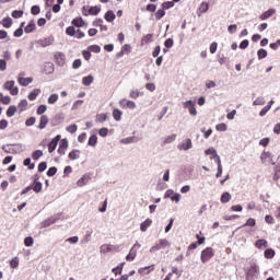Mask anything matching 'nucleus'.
<instances>
[{
	"instance_id": "obj_40",
	"label": "nucleus",
	"mask_w": 280,
	"mask_h": 280,
	"mask_svg": "<svg viewBox=\"0 0 280 280\" xmlns=\"http://www.w3.org/2000/svg\"><path fill=\"white\" fill-rule=\"evenodd\" d=\"M175 141H176V135L173 133V135L166 137L163 143H164V145H166L167 143H174Z\"/></svg>"
},
{
	"instance_id": "obj_33",
	"label": "nucleus",
	"mask_w": 280,
	"mask_h": 280,
	"mask_svg": "<svg viewBox=\"0 0 280 280\" xmlns=\"http://www.w3.org/2000/svg\"><path fill=\"white\" fill-rule=\"evenodd\" d=\"M102 9L100 7H91L89 9V15L91 16H97L98 12H101Z\"/></svg>"
},
{
	"instance_id": "obj_61",
	"label": "nucleus",
	"mask_w": 280,
	"mask_h": 280,
	"mask_svg": "<svg viewBox=\"0 0 280 280\" xmlns=\"http://www.w3.org/2000/svg\"><path fill=\"white\" fill-rule=\"evenodd\" d=\"M11 16H13V19H21V16H23V11L15 10L12 12Z\"/></svg>"
},
{
	"instance_id": "obj_53",
	"label": "nucleus",
	"mask_w": 280,
	"mask_h": 280,
	"mask_svg": "<svg viewBox=\"0 0 280 280\" xmlns=\"http://www.w3.org/2000/svg\"><path fill=\"white\" fill-rule=\"evenodd\" d=\"M67 132H70L73 135L74 132H78V125H70L67 127Z\"/></svg>"
},
{
	"instance_id": "obj_63",
	"label": "nucleus",
	"mask_w": 280,
	"mask_h": 280,
	"mask_svg": "<svg viewBox=\"0 0 280 280\" xmlns=\"http://www.w3.org/2000/svg\"><path fill=\"white\" fill-rule=\"evenodd\" d=\"M90 51H93L94 54H100L102 51V48L97 45L90 46Z\"/></svg>"
},
{
	"instance_id": "obj_49",
	"label": "nucleus",
	"mask_w": 280,
	"mask_h": 280,
	"mask_svg": "<svg viewBox=\"0 0 280 280\" xmlns=\"http://www.w3.org/2000/svg\"><path fill=\"white\" fill-rule=\"evenodd\" d=\"M58 102V94H51L48 97V104H56Z\"/></svg>"
},
{
	"instance_id": "obj_32",
	"label": "nucleus",
	"mask_w": 280,
	"mask_h": 280,
	"mask_svg": "<svg viewBox=\"0 0 280 280\" xmlns=\"http://www.w3.org/2000/svg\"><path fill=\"white\" fill-rule=\"evenodd\" d=\"M0 25H3L4 27L10 28L12 27V19L11 18H4Z\"/></svg>"
},
{
	"instance_id": "obj_1",
	"label": "nucleus",
	"mask_w": 280,
	"mask_h": 280,
	"mask_svg": "<svg viewBox=\"0 0 280 280\" xmlns=\"http://www.w3.org/2000/svg\"><path fill=\"white\" fill-rule=\"evenodd\" d=\"M75 27H79V28L75 30ZM80 27H84V19H82V16L74 18L71 21V26H68L66 28L67 36H74V38H78V39L84 38L86 36V34L84 32H82V30H80Z\"/></svg>"
},
{
	"instance_id": "obj_30",
	"label": "nucleus",
	"mask_w": 280,
	"mask_h": 280,
	"mask_svg": "<svg viewBox=\"0 0 280 280\" xmlns=\"http://www.w3.org/2000/svg\"><path fill=\"white\" fill-rule=\"evenodd\" d=\"M68 158L70 159V161H75L77 159H80V150H72Z\"/></svg>"
},
{
	"instance_id": "obj_48",
	"label": "nucleus",
	"mask_w": 280,
	"mask_h": 280,
	"mask_svg": "<svg viewBox=\"0 0 280 280\" xmlns=\"http://www.w3.org/2000/svg\"><path fill=\"white\" fill-rule=\"evenodd\" d=\"M163 10H170V8H174V1H166L162 3Z\"/></svg>"
},
{
	"instance_id": "obj_28",
	"label": "nucleus",
	"mask_w": 280,
	"mask_h": 280,
	"mask_svg": "<svg viewBox=\"0 0 280 280\" xmlns=\"http://www.w3.org/2000/svg\"><path fill=\"white\" fill-rule=\"evenodd\" d=\"M255 246H256V248H268V241L260 238V240L256 241Z\"/></svg>"
},
{
	"instance_id": "obj_9",
	"label": "nucleus",
	"mask_w": 280,
	"mask_h": 280,
	"mask_svg": "<svg viewBox=\"0 0 280 280\" xmlns=\"http://www.w3.org/2000/svg\"><path fill=\"white\" fill-rule=\"evenodd\" d=\"M60 135H57L48 144V152L51 154V152L56 151V148H58V143L60 142Z\"/></svg>"
},
{
	"instance_id": "obj_42",
	"label": "nucleus",
	"mask_w": 280,
	"mask_h": 280,
	"mask_svg": "<svg viewBox=\"0 0 280 280\" xmlns=\"http://www.w3.org/2000/svg\"><path fill=\"white\" fill-rule=\"evenodd\" d=\"M18 108L23 113V110L27 109V100H22L19 105Z\"/></svg>"
},
{
	"instance_id": "obj_26",
	"label": "nucleus",
	"mask_w": 280,
	"mask_h": 280,
	"mask_svg": "<svg viewBox=\"0 0 280 280\" xmlns=\"http://www.w3.org/2000/svg\"><path fill=\"white\" fill-rule=\"evenodd\" d=\"M275 255H276V252H275V249H272V248H267V249L264 252V257H265V259H272V258H275Z\"/></svg>"
},
{
	"instance_id": "obj_4",
	"label": "nucleus",
	"mask_w": 280,
	"mask_h": 280,
	"mask_svg": "<svg viewBox=\"0 0 280 280\" xmlns=\"http://www.w3.org/2000/svg\"><path fill=\"white\" fill-rule=\"evenodd\" d=\"M3 89L10 92V95H19V88L14 86V81H7L3 84Z\"/></svg>"
},
{
	"instance_id": "obj_34",
	"label": "nucleus",
	"mask_w": 280,
	"mask_h": 280,
	"mask_svg": "<svg viewBox=\"0 0 280 280\" xmlns=\"http://www.w3.org/2000/svg\"><path fill=\"white\" fill-rule=\"evenodd\" d=\"M121 115H124V113H121L120 109H114L113 117L116 121H121Z\"/></svg>"
},
{
	"instance_id": "obj_8",
	"label": "nucleus",
	"mask_w": 280,
	"mask_h": 280,
	"mask_svg": "<svg viewBox=\"0 0 280 280\" xmlns=\"http://www.w3.org/2000/svg\"><path fill=\"white\" fill-rule=\"evenodd\" d=\"M54 36L44 37L37 40V45H39V47H49L54 45Z\"/></svg>"
},
{
	"instance_id": "obj_10",
	"label": "nucleus",
	"mask_w": 280,
	"mask_h": 280,
	"mask_svg": "<svg viewBox=\"0 0 280 280\" xmlns=\"http://www.w3.org/2000/svg\"><path fill=\"white\" fill-rule=\"evenodd\" d=\"M184 108H188L189 113L195 117L198 115V110H196V103L194 101H187L184 103Z\"/></svg>"
},
{
	"instance_id": "obj_35",
	"label": "nucleus",
	"mask_w": 280,
	"mask_h": 280,
	"mask_svg": "<svg viewBox=\"0 0 280 280\" xmlns=\"http://www.w3.org/2000/svg\"><path fill=\"white\" fill-rule=\"evenodd\" d=\"M16 114V106L11 105L7 110V117H14Z\"/></svg>"
},
{
	"instance_id": "obj_59",
	"label": "nucleus",
	"mask_w": 280,
	"mask_h": 280,
	"mask_svg": "<svg viewBox=\"0 0 280 280\" xmlns=\"http://www.w3.org/2000/svg\"><path fill=\"white\" fill-rule=\"evenodd\" d=\"M80 67H82V60L75 59L72 63V69H80Z\"/></svg>"
},
{
	"instance_id": "obj_41",
	"label": "nucleus",
	"mask_w": 280,
	"mask_h": 280,
	"mask_svg": "<svg viewBox=\"0 0 280 280\" xmlns=\"http://www.w3.org/2000/svg\"><path fill=\"white\" fill-rule=\"evenodd\" d=\"M112 272H114L116 277L121 275V272H124V264H120L118 267L112 269Z\"/></svg>"
},
{
	"instance_id": "obj_52",
	"label": "nucleus",
	"mask_w": 280,
	"mask_h": 280,
	"mask_svg": "<svg viewBox=\"0 0 280 280\" xmlns=\"http://www.w3.org/2000/svg\"><path fill=\"white\" fill-rule=\"evenodd\" d=\"M140 92L138 90H131L129 93V97H131V100H137V97H139Z\"/></svg>"
},
{
	"instance_id": "obj_60",
	"label": "nucleus",
	"mask_w": 280,
	"mask_h": 280,
	"mask_svg": "<svg viewBox=\"0 0 280 280\" xmlns=\"http://www.w3.org/2000/svg\"><path fill=\"white\" fill-rule=\"evenodd\" d=\"M47 112V105H40L38 108H37V115H44V113Z\"/></svg>"
},
{
	"instance_id": "obj_12",
	"label": "nucleus",
	"mask_w": 280,
	"mask_h": 280,
	"mask_svg": "<svg viewBox=\"0 0 280 280\" xmlns=\"http://www.w3.org/2000/svg\"><path fill=\"white\" fill-rule=\"evenodd\" d=\"M68 148H69V141L67 139L60 140L59 148H58V154L65 155Z\"/></svg>"
},
{
	"instance_id": "obj_11",
	"label": "nucleus",
	"mask_w": 280,
	"mask_h": 280,
	"mask_svg": "<svg viewBox=\"0 0 280 280\" xmlns=\"http://www.w3.org/2000/svg\"><path fill=\"white\" fill-rule=\"evenodd\" d=\"M33 180H34L32 185L33 191H35V194H40V191H43V184L38 182V175H35Z\"/></svg>"
},
{
	"instance_id": "obj_62",
	"label": "nucleus",
	"mask_w": 280,
	"mask_h": 280,
	"mask_svg": "<svg viewBox=\"0 0 280 280\" xmlns=\"http://www.w3.org/2000/svg\"><path fill=\"white\" fill-rule=\"evenodd\" d=\"M98 135H100V137H107L108 136V128H105V127L101 128L98 130Z\"/></svg>"
},
{
	"instance_id": "obj_45",
	"label": "nucleus",
	"mask_w": 280,
	"mask_h": 280,
	"mask_svg": "<svg viewBox=\"0 0 280 280\" xmlns=\"http://www.w3.org/2000/svg\"><path fill=\"white\" fill-rule=\"evenodd\" d=\"M209 10V3L207 2H202L199 7V12L201 14H205V12H207Z\"/></svg>"
},
{
	"instance_id": "obj_3",
	"label": "nucleus",
	"mask_w": 280,
	"mask_h": 280,
	"mask_svg": "<svg viewBox=\"0 0 280 280\" xmlns=\"http://www.w3.org/2000/svg\"><path fill=\"white\" fill-rule=\"evenodd\" d=\"M215 255V252L211 247H207L201 252L200 260L201 264H207Z\"/></svg>"
},
{
	"instance_id": "obj_55",
	"label": "nucleus",
	"mask_w": 280,
	"mask_h": 280,
	"mask_svg": "<svg viewBox=\"0 0 280 280\" xmlns=\"http://www.w3.org/2000/svg\"><path fill=\"white\" fill-rule=\"evenodd\" d=\"M31 13L36 16V14H40V7L38 5H33L31 9Z\"/></svg>"
},
{
	"instance_id": "obj_58",
	"label": "nucleus",
	"mask_w": 280,
	"mask_h": 280,
	"mask_svg": "<svg viewBox=\"0 0 280 280\" xmlns=\"http://www.w3.org/2000/svg\"><path fill=\"white\" fill-rule=\"evenodd\" d=\"M57 172H58V168H56V166H52V167L48 168L47 176H56Z\"/></svg>"
},
{
	"instance_id": "obj_44",
	"label": "nucleus",
	"mask_w": 280,
	"mask_h": 280,
	"mask_svg": "<svg viewBox=\"0 0 280 280\" xmlns=\"http://www.w3.org/2000/svg\"><path fill=\"white\" fill-rule=\"evenodd\" d=\"M163 16H165V10L160 9V10H158V11L155 12V19H156V21H161Z\"/></svg>"
},
{
	"instance_id": "obj_29",
	"label": "nucleus",
	"mask_w": 280,
	"mask_h": 280,
	"mask_svg": "<svg viewBox=\"0 0 280 280\" xmlns=\"http://www.w3.org/2000/svg\"><path fill=\"white\" fill-rule=\"evenodd\" d=\"M275 104V101H270L269 102V105L265 106L260 113H259V116L260 117H265V115L268 113V110H270V108H272V105Z\"/></svg>"
},
{
	"instance_id": "obj_16",
	"label": "nucleus",
	"mask_w": 280,
	"mask_h": 280,
	"mask_svg": "<svg viewBox=\"0 0 280 280\" xmlns=\"http://www.w3.org/2000/svg\"><path fill=\"white\" fill-rule=\"evenodd\" d=\"M36 31V23L34 20H32L25 27L24 32L25 34H32V32Z\"/></svg>"
},
{
	"instance_id": "obj_19",
	"label": "nucleus",
	"mask_w": 280,
	"mask_h": 280,
	"mask_svg": "<svg viewBox=\"0 0 280 280\" xmlns=\"http://www.w3.org/2000/svg\"><path fill=\"white\" fill-rule=\"evenodd\" d=\"M105 21H107V23H113V21H115V19H117V16L115 15V12L113 11H107L104 15Z\"/></svg>"
},
{
	"instance_id": "obj_22",
	"label": "nucleus",
	"mask_w": 280,
	"mask_h": 280,
	"mask_svg": "<svg viewBox=\"0 0 280 280\" xmlns=\"http://www.w3.org/2000/svg\"><path fill=\"white\" fill-rule=\"evenodd\" d=\"M38 95H40V89H34L27 96V98L30 100V102H34V100H36L38 97Z\"/></svg>"
},
{
	"instance_id": "obj_50",
	"label": "nucleus",
	"mask_w": 280,
	"mask_h": 280,
	"mask_svg": "<svg viewBox=\"0 0 280 280\" xmlns=\"http://www.w3.org/2000/svg\"><path fill=\"white\" fill-rule=\"evenodd\" d=\"M256 225H257V221H255L254 218L247 219L246 223L244 224V226H256Z\"/></svg>"
},
{
	"instance_id": "obj_64",
	"label": "nucleus",
	"mask_w": 280,
	"mask_h": 280,
	"mask_svg": "<svg viewBox=\"0 0 280 280\" xmlns=\"http://www.w3.org/2000/svg\"><path fill=\"white\" fill-rule=\"evenodd\" d=\"M243 207H242V205H236V206H232L231 208H230V211H236V212H241V211H243Z\"/></svg>"
},
{
	"instance_id": "obj_2",
	"label": "nucleus",
	"mask_w": 280,
	"mask_h": 280,
	"mask_svg": "<svg viewBox=\"0 0 280 280\" xmlns=\"http://www.w3.org/2000/svg\"><path fill=\"white\" fill-rule=\"evenodd\" d=\"M171 243L167 238H161L155 245L150 248V253H156V250H163L164 248H170Z\"/></svg>"
},
{
	"instance_id": "obj_51",
	"label": "nucleus",
	"mask_w": 280,
	"mask_h": 280,
	"mask_svg": "<svg viewBox=\"0 0 280 280\" xmlns=\"http://www.w3.org/2000/svg\"><path fill=\"white\" fill-rule=\"evenodd\" d=\"M215 130H218L219 132H225L226 130V124L221 122L219 125L215 126Z\"/></svg>"
},
{
	"instance_id": "obj_6",
	"label": "nucleus",
	"mask_w": 280,
	"mask_h": 280,
	"mask_svg": "<svg viewBox=\"0 0 280 280\" xmlns=\"http://www.w3.org/2000/svg\"><path fill=\"white\" fill-rule=\"evenodd\" d=\"M55 62L58 65V67H65V65H67V56L65 52H56Z\"/></svg>"
},
{
	"instance_id": "obj_27",
	"label": "nucleus",
	"mask_w": 280,
	"mask_h": 280,
	"mask_svg": "<svg viewBox=\"0 0 280 280\" xmlns=\"http://www.w3.org/2000/svg\"><path fill=\"white\" fill-rule=\"evenodd\" d=\"M154 40V35L153 34H147L144 37H142V45H148Z\"/></svg>"
},
{
	"instance_id": "obj_5",
	"label": "nucleus",
	"mask_w": 280,
	"mask_h": 280,
	"mask_svg": "<svg viewBox=\"0 0 280 280\" xmlns=\"http://www.w3.org/2000/svg\"><path fill=\"white\" fill-rule=\"evenodd\" d=\"M139 248H141V244L136 243L129 250V254L126 256V260L135 261V258L137 257V250H139Z\"/></svg>"
},
{
	"instance_id": "obj_23",
	"label": "nucleus",
	"mask_w": 280,
	"mask_h": 280,
	"mask_svg": "<svg viewBox=\"0 0 280 280\" xmlns=\"http://www.w3.org/2000/svg\"><path fill=\"white\" fill-rule=\"evenodd\" d=\"M191 148H194L191 139H186V141L179 145V150H191Z\"/></svg>"
},
{
	"instance_id": "obj_39",
	"label": "nucleus",
	"mask_w": 280,
	"mask_h": 280,
	"mask_svg": "<svg viewBox=\"0 0 280 280\" xmlns=\"http://www.w3.org/2000/svg\"><path fill=\"white\" fill-rule=\"evenodd\" d=\"M257 56H258V60H264V58H266V56H268V51L266 49L261 48L257 51Z\"/></svg>"
},
{
	"instance_id": "obj_37",
	"label": "nucleus",
	"mask_w": 280,
	"mask_h": 280,
	"mask_svg": "<svg viewBox=\"0 0 280 280\" xmlns=\"http://www.w3.org/2000/svg\"><path fill=\"white\" fill-rule=\"evenodd\" d=\"M25 25V22H23L20 26V28H18L14 33L13 36H15V38H21V36H23V26Z\"/></svg>"
},
{
	"instance_id": "obj_13",
	"label": "nucleus",
	"mask_w": 280,
	"mask_h": 280,
	"mask_svg": "<svg viewBox=\"0 0 280 280\" xmlns=\"http://www.w3.org/2000/svg\"><path fill=\"white\" fill-rule=\"evenodd\" d=\"M119 104L124 108L127 107V108H130L131 110H135V108H137V103H135L133 101H128L126 98L120 100Z\"/></svg>"
},
{
	"instance_id": "obj_38",
	"label": "nucleus",
	"mask_w": 280,
	"mask_h": 280,
	"mask_svg": "<svg viewBox=\"0 0 280 280\" xmlns=\"http://www.w3.org/2000/svg\"><path fill=\"white\" fill-rule=\"evenodd\" d=\"M0 102L1 104L8 105L10 102H12V98H10V96H4L3 93H0Z\"/></svg>"
},
{
	"instance_id": "obj_56",
	"label": "nucleus",
	"mask_w": 280,
	"mask_h": 280,
	"mask_svg": "<svg viewBox=\"0 0 280 280\" xmlns=\"http://www.w3.org/2000/svg\"><path fill=\"white\" fill-rule=\"evenodd\" d=\"M10 267H11V268H19V257H14V258L10 261Z\"/></svg>"
},
{
	"instance_id": "obj_47",
	"label": "nucleus",
	"mask_w": 280,
	"mask_h": 280,
	"mask_svg": "<svg viewBox=\"0 0 280 280\" xmlns=\"http://www.w3.org/2000/svg\"><path fill=\"white\" fill-rule=\"evenodd\" d=\"M24 246H34V238L32 236H27L25 240H24Z\"/></svg>"
},
{
	"instance_id": "obj_31",
	"label": "nucleus",
	"mask_w": 280,
	"mask_h": 280,
	"mask_svg": "<svg viewBox=\"0 0 280 280\" xmlns=\"http://www.w3.org/2000/svg\"><path fill=\"white\" fill-rule=\"evenodd\" d=\"M93 75H88V77H84L82 79V84H84V86H91V84H93Z\"/></svg>"
},
{
	"instance_id": "obj_25",
	"label": "nucleus",
	"mask_w": 280,
	"mask_h": 280,
	"mask_svg": "<svg viewBox=\"0 0 280 280\" xmlns=\"http://www.w3.org/2000/svg\"><path fill=\"white\" fill-rule=\"evenodd\" d=\"M231 198H233V196H231L229 191L223 192L221 195L222 205H226V202H231Z\"/></svg>"
},
{
	"instance_id": "obj_24",
	"label": "nucleus",
	"mask_w": 280,
	"mask_h": 280,
	"mask_svg": "<svg viewBox=\"0 0 280 280\" xmlns=\"http://www.w3.org/2000/svg\"><path fill=\"white\" fill-rule=\"evenodd\" d=\"M44 71L47 73V75H51V73L55 71L54 65L51 62H46L44 66Z\"/></svg>"
},
{
	"instance_id": "obj_14",
	"label": "nucleus",
	"mask_w": 280,
	"mask_h": 280,
	"mask_svg": "<svg viewBox=\"0 0 280 280\" xmlns=\"http://www.w3.org/2000/svg\"><path fill=\"white\" fill-rule=\"evenodd\" d=\"M276 13H277V10L269 9V10L265 11L262 14H260L259 19H260V21H266V20L270 19V16H272Z\"/></svg>"
},
{
	"instance_id": "obj_21",
	"label": "nucleus",
	"mask_w": 280,
	"mask_h": 280,
	"mask_svg": "<svg viewBox=\"0 0 280 280\" xmlns=\"http://www.w3.org/2000/svg\"><path fill=\"white\" fill-rule=\"evenodd\" d=\"M153 270H154V265H151V266L140 268L138 272L139 275H150V272H152Z\"/></svg>"
},
{
	"instance_id": "obj_46",
	"label": "nucleus",
	"mask_w": 280,
	"mask_h": 280,
	"mask_svg": "<svg viewBox=\"0 0 280 280\" xmlns=\"http://www.w3.org/2000/svg\"><path fill=\"white\" fill-rule=\"evenodd\" d=\"M23 164L25 165V167H28V170H34L35 165L32 164V159L26 158L23 162Z\"/></svg>"
},
{
	"instance_id": "obj_20",
	"label": "nucleus",
	"mask_w": 280,
	"mask_h": 280,
	"mask_svg": "<svg viewBox=\"0 0 280 280\" xmlns=\"http://www.w3.org/2000/svg\"><path fill=\"white\" fill-rule=\"evenodd\" d=\"M89 180H91V177L89 175H83L78 182L77 185L78 187H84V185L89 184Z\"/></svg>"
},
{
	"instance_id": "obj_57",
	"label": "nucleus",
	"mask_w": 280,
	"mask_h": 280,
	"mask_svg": "<svg viewBox=\"0 0 280 280\" xmlns=\"http://www.w3.org/2000/svg\"><path fill=\"white\" fill-rule=\"evenodd\" d=\"M96 119H97V121H100V124H104V121H106V119H107V116H106V114H98L96 116Z\"/></svg>"
},
{
	"instance_id": "obj_43",
	"label": "nucleus",
	"mask_w": 280,
	"mask_h": 280,
	"mask_svg": "<svg viewBox=\"0 0 280 280\" xmlns=\"http://www.w3.org/2000/svg\"><path fill=\"white\" fill-rule=\"evenodd\" d=\"M40 156H43V151L42 150H36L32 154L33 161H38V159H40Z\"/></svg>"
},
{
	"instance_id": "obj_15",
	"label": "nucleus",
	"mask_w": 280,
	"mask_h": 280,
	"mask_svg": "<svg viewBox=\"0 0 280 280\" xmlns=\"http://www.w3.org/2000/svg\"><path fill=\"white\" fill-rule=\"evenodd\" d=\"M18 82L21 86H28L30 84H32L34 82V78L30 77V78H19Z\"/></svg>"
},
{
	"instance_id": "obj_18",
	"label": "nucleus",
	"mask_w": 280,
	"mask_h": 280,
	"mask_svg": "<svg viewBox=\"0 0 280 280\" xmlns=\"http://www.w3.org/2000/svg\"><path fill=\"white\" fill-rule=\"evenodd\" d=\"M47 124H49V118L47 117V115H43L39 119V125H38L39 130H43L44 128H46Z\"/></svg>"
},
{
	"instance_id": "obj_54",
	"label": "nucleus",
	"mask_w": 280,
	"mask_h": 280,
	"mask_svg": "<svg viewBox=\"0 0 280 280\" xmlns=\"http://www.w3.org/2000/svg\"><path fill=\"white\" fill-rule=\"evenodd\" d=\"M102 24H104V20L101 18L92 22L93 27H101Z\"/></svg>"
},
{
	"instance_id": "obj_36",
	"label": "nucleus",
	"mask_w": 280,
	"mask_h": 280,
	"mask_svg": "<svg viewBox=\"0 0 280 280\" xmlns=\"http://www.w3.org/2000/svg\"><path fill=\"white\" fill-rule=\"evenodd\" d=\"M88 145H91L92 148H95L97 145V136L93 135L89 138Z\"/></svg>"
},
{
	"instance_id": "obj_17",
	"label": "nucleus",
	"mask_w": 280,
	"mask_h": 280,
	"mask_svg": "<svg viewBox=\"0 0 280 280\" xmlns=\"http://www.w3.org/2000/svg\"><path fill=\"white\" fill-rule=\"evenodd\" d=\"M150 226H152V219H147L140 224V230L142 231V233H145V231H148Z\"/></svg>"
},
{
	"instance_id": "obj_7",
	"label": "nucleus",
	"mask_w": 280,
	"mask_h": 280,
	"mask_svg": "<svg viewBox=\"0 0 280 280\" xmlns=\"http://www.w3.org/2000/svg\"><path fill=\"white\" fill-rule=\"evenodd\" d=\"M260 161L261 163H270L271 165H275V161L272 160V153H270V151H264L260 154Z\"/></svg>"
}]
</instances>
